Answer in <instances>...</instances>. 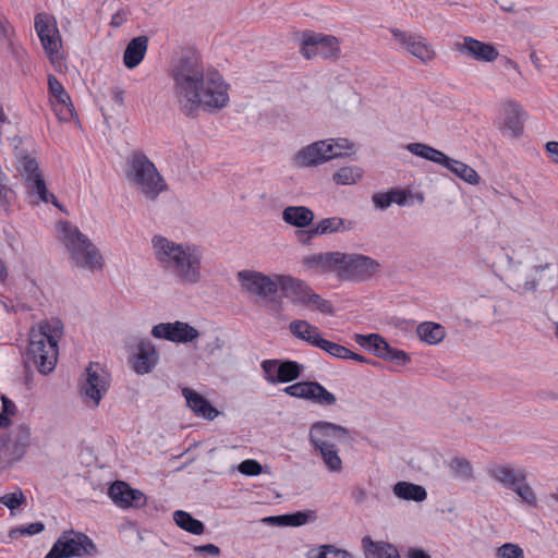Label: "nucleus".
<instances>
[{
  "instance_id": "21",
  "label": "nucleus",
  "mask_w": 558,
  "mask_h": 558,
  "mask_svg": "<svg viewBox=\"0 0 558 558\" xmlns=\"http://www.w3.org/2000/svg\"><path fill=\"white\" fill-rule=\"evenodd\" d=\"M456 50L478 62H493L499 56V52L494 45L477 40L470 36H465L462 41L457 43Z\"/></svg>"
},
{
  "instance_id": "7",
  "label": "nucleus",
  "mask_w": 558,
  "mask_h": 558,
  "mask_svg": "<svg viewBox=\"0 0 558 558\" xmlns=\"http://www.w3.org/2000/svg\"><path fill=\"white\" fill-rule=\"evenodd\" d=\"M487 474L504 488L514 492L524 504L537 506L536 494L526 482L524 469L507 463H494L487 469Z\"/></svg>"
},
{
  "instance_id": "4",
  "label": "nucleus",
  "mask_w": 558,
  "mask_h": 558,
  "mask_svg": "<svg viewBox=\"0 0 558 558\" xmlns=\"http://www.w3.org/2000/svg\"><path fill=\"white\" fill-rule=\"evenodd\" d=\"M57 233L73 266L90 272L102 270L105 260L100 250L76 226L61 221Z\"/></svg>"
},
{
  "instance_id": "39",
  "label": "nucleus",
  "mask_w": 558,
  "mask_h": 558,
  "mask_svg": "<svg viewBox=\"0 0 558 558\" xmlns=\"http://www.w3.org/2000/svg\"><path fill=\"white\" fill-rule=\"evenodd\" d=\"M31 427L26 424L17 426L13 437V450L12 454L16 458H21L26 452V449L31 445Z\"/></svg>"
},
{
  "instance_id": "41",
  "label": "nucleus",
  "mask_w": 558,
  "mask_h": 558,
  "mask_svg": "<svg viewBox=\"0 0 558 558\" xmlns=\"http://www.w3.org/2000/svg\"><path fill=\"white\" fill-rule=\"evenodd\" d=\"M363 177L362 168L357 166L342 167L332 175V180L339 185H351L356 183Z\"/></svg>"
},
{
  "instance_id": "20",
  "label": "nucleus",
  "mask_w": 558,
  "mask_h": 558,
  "mask_svg": "<svg viewBox=\"0 0 558 558\" xmlns=\"http://www.w3.org/2000/svg\"><path fill=\"white\" fill-rule=\"evenodd\" d=\"M159 362V353L155 344L148 338L140 339L136 343V352L132 360V367L138 375L150 373Z\"/></svg>"
},
{
  "instance_id": "29",
  "label": "nucleus",
  "mask_w": 558,
  "mask_h": 558,
  "mask_svg": "<svg viewBox=\"0 0 558 558\" xmlns=\"http://www.w3.org/2000/svg\"><path fill=\"white\" fill-rule=\"evenodd\" d=\"M148 47V38L138 36L133 38L126 46L123 53V63L128 69H134L144 59Z\"/></svg>"
},
{
  "instance_id": "46",
  "label": "nucleus",
  "mask_w": 558,
  "mask_h": 558,
  "mask_svg": "<svg viewBox=\"0 0 558 558\" xmlns=\"http://www.w3.org/2000/svg\"><path fill=\"white\" fill-rule=\"evenodd\" d=\"M2 410L0 412V428H5L11 424V417H13L17 408L15 403L7 396H1Z\"/></svg>"
},
{
  "instance_id": "62",
  "label": "nucleus",
  "mask_w": 558,
  "mask_h": 558,
  "mask_svg": "<svg viewBox=\"0 0 558 558\" xmlns=\"http://www.w3.org/2000/svg\"><path fill=\"white\" fill-rule=\"evenodd\" d=\"M8 278V269L5 263L0 258V283Z\"/></svg>"
},
{
  "instance_id": "27",
  "label": "nucleus",
  "mask_w": 558,
  "mask_h": 558,
  "mask_svg": "<svg viewBox=\"0 0 558 558\" xmlns=\"http://www.w3.org/2000/svg\"><path fill=\"white\" fill-rule=\"evenodd\" d=\"M314 218L313 210L306 206H288L282 210V220L299 229L312 226Z\"/></svg>"
},
{
  "instance_id": "18",
  "label": "nucleus",
  "mask_w": 558,
  "mask_h": 558,
  "mask_svg": "<svg viewBox=\"0 0 558 558\" xmlns=\"http://www.w3.org/2000/svg\"><path fill=\"white\" fill-rule=\"evenodd\" d=\"M525 112L520 104L514 100L505 101L499 108V129L508 136L518 137L523 132V119Z\"/></svg>"
},
{
  "instance_id": "55",
  "label": "nucleus",
  "mask_w": 558,
  "mask_h": 558,
  "mask_svg": "<svg viewBox=\"0 0 558 558\" xmlns=\"http://www.w3.org/2000/svg\"><path fill=\"white\" fill-rule=\"evenodd\" d=\"M315 231H316L315 226H313L312 228H310L307 230L302 229V230L298 231L296 236H298L299 242L302 243L303 245H311L313 239H315L316 236H320L319 233H314Z\"/></svg>"
},
{
  "instance_id": "51",
  "label": "nucleus",
  "mask_w": 558,
  "mask_h": 558,
  "mask_svg": "<svg viewBox=\"0 0 558 558\" xmlns=\"http://www.w3.org/2000/svg\"><path fill=\"white\" fill-rule=\"evenodd\" d=\"M385 360L390 361L391 363H395L396 365H405L410 362V356L408 353H405L402 350L391 348L388 345V350H386V353L384 355Z\"/></svg>"
},
{
  "instance_id": "15",
  "label": "nucleus",
  "mask_w": 558,
  "mask_h": 558,
  "mask_svg": "<svg viewBox=\"0 0 558 558\" xmlns=\"http://www.w3.org/2000/svg\"><path fill=\"white\" fill-rule=\"evenodd\" d=\"M34 27L45 52L53 60V57L59 53L61 48V37L56 20L49 14L38 13L35 16Z\"/></svg>"
},
{
  "instance_id": "3",
  "label": "nucleus",
  "mask_w": 558,
  "mask_h": 558,
  "mask_svg": "<svg viewBox=\"0 0 558 558\" xmlns=\"http://www.w3.org/2000/svg\"><path fill=\"white\" fill-rule=\"evenodd\" d=\"M62 336L63 324L58 318L43 320L31 329L27 356L40 374L47 375L54 369Z\"/></svg>"
},
{
  "instance_id": "12",
  "label": "nucleus",
  "mask_w": 558,
  "mask_h": 558,
  "mask_svg": "<svg viewBox=\"0 0 558 558\" xmlns=\"http://www.w3.org/2000/svg\"><path fill=\"white\" fill-rule=\"evenodd\" d=\"M301 53L307 60L316 56L324 59H337L340 53L339 39L332 35L306 32L303 34Z\"/></svg>"
},
{
  "instance_id": "24",
  "label": "nucleus",
  "mask_w": 558,
  "mask_h": 558,
  "mask_svg": "<svg viewBox=\"0 0 558 558\" xmlns=\"http://www.w3.org/2000/svg\"><path fill=\"white\" fill-rule=\"evenodd\" d=\"M49 94L51 96V104L60 120H69L73 117V105L71 98L60 81L53 76L48 77Z\"/></svg>"
},
{
  "instance_id": "25",
  "label": "nucleus",
  "mask_w": 558,
  "mask_h": 558,
  "mask_svg": "<svg viewBox=\"0 0 558 558\" xmlns=\"http://www.w3.org/2000/svg\"><path fill=\"white\" fill-rule=\"evenodd\" d=\"M284 298L294 305H303L312 288L303 280L289 275H279V286Z\"/></svg>"
},
{
  "instance_id": "8",
  "label": "nucleus",
  "mask_w": 558,
  "mask_h": 558,
  "mask_svg": "<svg viewBox=\"0 0 558 558\" xmlns=\"http://www.w3.org/2000/svg\"><path fill=\"white\" fill-rule=\"evenodd\" d=\"M17 166L16 169L23 178L26 189L29 194L37 195L44 203H51L61 209L57 197L47 190L46 182L39 171L38 162L35 158L28 155L16 153Z\"/></svg>"
},
{
  "instance_id": "37",
  "label": "nucleus",
  "mask_w": 558,
  "mask_h": 558,
  "mask_svg": "<svg viewBox=\"0 0 558 558\" xmlns=\"http://www.w3.org/2000/svg\"><path fill=\"white\" fill-rule=\"evenodd\" d=\"M355 340L360 345L368 348L375 355L381 359L389 345L388 342L378 333H371L366 336L356 335Z\"/></svg>"
},
{
  "instance_id": "42",
  "label": "nucleus",
  "mask_w": 558,
  "mask_h": 558,
  "mask_svg": "<svg viewBox=\"0 0 558 558\" xmlns=\"http://www.w3.org/2000/svg\"><path fill=\"white\" fill-rule=\"evenodd\" d=\"M302 306L307 307L312 311H318L323 314H332L333 306L330 301L323 299L319 294L315 293L313 290L310 291L307 298L305 299Z\"/></svg>"
},
{
  "instance_id": "56",
  "label": "nucleus",
  "mask_w": 558,
  "mask_h": 558,
  "mask_svg": "<svg viewBox=\"0 0 558 558\" xmlns=\"http://www.w3.org/2000/svg\"><path fill=\"white\" fill-rule=\"evenodd\" d=\"M194 553L197 555L219 556L220 549L218 546H216L214 544H206V545L195 546Z\"/></svg>"
},
{
  "instance_id": "5",
  "label": "nucleus",
  "mask_w": 558,
  "mask_h": 558,
  "mask_svg": "<svg viewBox=\"0 0 558 558\" xmlns=\"http://www.w3.org/2000/svg\"><path fill=\"white\" fill-rule=\"evenodd\" d=\"M125 177L132 186L150 201H156L169 189L155 163L141 150H134L128 156Z\"/></svg>"
},
{
  "instance_id": "1",
  "label": "nucleus",
  "mask_w": 558,
  "mask_h": 558,
  "mask_svg": "<svg viewBox=\"0 0 558 558\" xmlns=\"http://www.w3.org/2000/svg\"><path fill=\"white\" fill-rule=\"evenodd\" d=\"M169 75L174 102L187 118H196L201 110L216 113L230 102V85L218 70L205 66L194 51H185L175 59Z\"/></svg>"
},
{
  "instance_id": "14",
  "label": "nucleus",
  "mask_w": 558,
  "mask_h": 558,
  "mask_svg": "<svg viewBox=\"0 0 558 558\" xmlns=\"http://www.w3.org/2000/svg\"><path fill=\"white\" fill-rule=\"evenodd\" d=\"M264 378L268 384L289 383L298 379L303 372V365L295 361L269 359L260 363Z\"/></svg>"
},
{
  "instance_id": "32",
  "label": "nucleus",
  "mask_w": 558,
  "mask_h": 558,
  "mask_svg": "<svg viewBox=\"0 0 558 558\" xmlns=\"http://www.w3.org/2000/svg\"><path fill=\"white\" fill-rule=\"evenodd\" d=\"M392 492L395 496L403 500L421 502L427 498L426 489L423 486L410 482H398L393 485Z\"/></svg>"
},
{
  "instance_id": "36",
  "label": "nucleus",
  "mask_w": 558,
  "mask_h": 558,
  "mask_svg": "<svg viewBox=\"0 0 558 558\" xmlns=\"http://www.w3.org/2000/svg\"><path fill=\"white\" fill-rule=\"evenodd\" d=\"M173 520L175 524L182 530L194 535H202L205 531V525L202 521L193 518L189 512L177 510L173 512Z\"/></svg>"
},
{
  "instance_id": "6",
  "label": "nucleus",
  "mask_w": 558,
  "mask_h": 558,
  "mask_svg": "<svg viewBox=\"0 0 558 558\" xmlns=\"http://www.w3.org/2000/svg\"><path fill=\"white\" fill-rule=\"evenodd\" d=\"M348 434L344 426L326 421L315 422L310 428V441L329 472L342 471V460L335 441L344 439Z\"/></svg>"
},
{
  "instance_id": "17",
  "label": "nucleus",
  "mask_w": 558,
  "mask_h": 558,
  "mask_svg": "<svg viewBox=\"0 0 558 558\" xmlns=\"http://www.w3.org/2000/svg\"><path fill=\"white\" fill-rule=\"evenodd\" d=\"M150 333L154 338L178 343L192 342L199 337L196 328L181 320L157 324L153 327Z\"/></svg>"
},
{
  "instance_id": "50",
  "label": "nucleus",
  "mask_w": 558,
  "mask_h": 558,
  "mask_svg": "<svg viewBox=\"0 0 558 558\" xmlns=\"http://www.w3.org/2000/svg\"><path fill=\"white\" fill-rule=\"evenodd\" d=\"M44 529H45V525L41 522L29 523L27 525H22L17 529L12 530L10 532V537L17 538L19 536H22V535H28V536L36 535V534L43 532Z\"/></svg>"
},
{
  "instance_id": "44",
  "label": "nucleus",
  "mask_w": 558,
  "mask_h": 558,
  "mask_svg": "<svg viewBox=\"0 0 558 558\" xmlns=\"http://www.w3.org/2000/svg\"><path fill=\"white\" fill-rule=\"evenodd\" d=\"M314 381H299L283 388V392L290 397L310 400Z\"/></svg>"
},
{
  "instance_id": "49",
  "label": "nucleus",
  "mask_w": 558,
  "mask_h": 558,
  "mask_svg": "<svg viewBox=\"0 0 558 558\" xmlns=\"http://www.w3.org/2000/svg\"><path fill=\"white\" fill-rule=\"evenodd\" d=\"M497 558H525L523 549L514 543H506L497 548Z\"/></svg>"
},
{
  "instance_id": "23",
  "label": "nucleus",
  "mask_w": 558,
  "mask_h": 558,
  "mask_svg": "<svg viewBox=\"0 0 558 558\" xmlns=\"http://www.w3.org/2000/svg\"><path fill=\"white\" fill-rule=\"evenodd\" d=\"M109 497L119 507L141 508L146 505V496L138 489H133L125 482L118 481L109 488Z\"/></svg>"
},
{
  "instance_id": "61",
  "label": "nucleus",
  "mask_w": 558,
  "mask_h": 558,
  "mask_svg": "<svg viewBox=\"0 0 558 558\" xmlns=\"http://www.w3.org/2000/svg\"><path fill=\"white\" fill-rule=\"evenodd\" d=\"M391 192L393 194V197L396 198V199H393V203H397L398 205H403L407 199V195L401 191H391Z\"/></svg>"
},
{
  "instance_id": "45",
  "label": "nucleus",
  "mask_w": 558,
  "mask_h": 558,
  "mask_svg": "<svg viewBox=\"0 0 558 558\" xmlns=\"http://www.w3.org/2000/svg\"><path fill=\"white\" fill-rule=\"evenodd\" d=\"M326 144L331 147V151L328 153L330 156V159L339 158L344 155H347L348 150H351L353 148V143H351L347 138H328L325 140Z\"/></svg>"
},
{
  "instance_id": "13",
  "label": "nucleus",
  "mask_w": 558,
  "mask_h": 558,
  "mask_svg": "<svg viewBox=\"0 0 558 558\" xmlns=\"http://www.w3.org/2000/svg\"><path fill=\"white\" fill-rule=\"evenodd\" d=\"M238 279L244 291L260 299H269L278 291L279 275L270 277L256 270H241Z\"/></svg>"
},
{
  "instance_id": "35",
  "label": "nucleus",
  "mask_w": 558,
  "mask_h": 558,
  "mask_svg": "<svg viewBox=\"0 0 558 558\" xmlns=\"http://www.w3.org/2000/svg\"><path fill=\"white\" fill-rule=\"evenodd\" d=\"M407 149L423 159L433 161L438 165H442L447 160V155L442 151L423 143H410L407 145Z\"/></svg>"
},
{
  "instance_id": "10",
  "label": "nucleus",
  "mask_w": 558,
  "mask_h": 558,
  "mask_svg": "<svg viewBox=\"0 0 558 558\" xmlns=\"http://www.w3.org/2000/svg\"><path fill=\"white\" fill-rule=\"evenodd\" d=\"M381 265L373 257L359 253H342L339 278L352 282H365L379 272Z\"/></svg>"
},
{
  "instance_id": "43",
  "label": "nucleus",
  "mask_w": 558,
  "mask_h": 558,
  "mask_svg": "<svg viewBox=\"0 0 558 558\" xmlns=\"http://www.w3.org/2000/svg\"><path fill=\"white\" fill-rule=\"evenodd\" d=\"M310 400L319 405H333L337 402L336 396L317 381H314Z\"/></svg>"
},
{
  "instance_id": "16",
  "label": "nucleus",
  "mask_w": 558,
  "mask_h": 558,
  "mask_svg": "<svg viewBox=\"0 0 558 558\" xmlns=\"http://www.w3.org/2000/svg\"><path fill=\"white\" fill-rule=\"evenodd\" d=\"M389 32L401 48L405 49L413 57L420 59L423 63H427L435 58L433 47L423 36L401 31L396 27L389 28Z\"/></svg>"
},
{
  "instance_id": "11",
  "label": "nucleus",
  "mask_w": 558,
  "mask_h": 558,
  "mask_svg": "<svg viewBox=\"0 0 558 558\" xmlns=\"http://www.w3.org/2000/svg\"><path fill=\"white\" fill-rule=\"evenodd\" d=\"M110 387V376L98 363H89L80 392L84 403L97 408Z\"/></svg>"
},
{
  "instance_id": "33",
  "label": "nucleus",
  "mask_w": 558,
  "mask_h": 558,
  "mask_svg": "<svg viewBox=\"0 0 558 558\" xmlns=\"http://www.w3.org/2000/svg\"><path fill=\"white\" fill-rule=\"evenodd\" d=\"M441 166L450 170L458 178L469 184L475 185L480 182V175L472 167L462 161L452 159L447 156V160L444 161Z\"/></svg>"
},
{
  "instance_id": "22",
  "label": "nucleus",
  "mask_w": 558,
  "mask_h": 558,
  "mask_svg": "<svg viewBox=\"0 0 558 558\" xmlns=\"http://www.w3.org/2000/svg\"><path fill=\"white\" fill-rule=\"evenodd\" d=\"M341 252L315 253L303 257L302 265L317 275L340 272Z\"/></svg>"
},
{
  "instance_id": "34",
  "label": "nucleus",
  "mask_w": 558,
  "mask_h": 558,
  "mask_svg": "<svg viewBox=\"0 0 558 558\" xmlns=\"http://www.w3.org/2000/svg\"><path fill=\"white\" fill-rule=\"evenodd\" d=\"M418 338L428 344H438L446 337L445 328L437 323L424 322L416 329Z\"/></svg>"
},
{
  "instance_id": "60",
  "label": "nucleus",
  "mask_w": 558,
  "mask_h": 558,
  "mask_svg": "<svg viewBox=\"0 0 558 558\" xmlns=\"http://www.w3.org/2000/svg\"><path fill=\"white\" fill-rule=\"evenodd\" d=\"M407 558H430V556L421 548H409Z\"/></svg>"
},
{
  "instance_id": "2",
  "label": "nucleus",
  "mask_w": 558,
  "mask_h": 558,
  "mask_svg": "<svg viewBox=\"0 0 558 558\" xmlns=\"http://www.w3.org/2000/svg\"><path fill=\"white\" fill-rule=\"evenodd\" d=\"M154 257L159 267L179 283L194 286L203 279L202 246L190 242H175L163 235L151 239Z\"/></svg>"
},
{
  "instance_id": "57",
  "label": "nucleus",
  "mask_w": 558,
  "mask_h": 558,
  "mask_svg": "<svg viewBox=\"0 0 558 558\" xmlns=\"http://www.w3.org/2000/svg\"><path fill=\"white\" fill-rule=\"evenodd\" d=\"M545 147L550 160L558 163V142H548Z\"/></svg>"
},
{
  "instance_id": "38",
  "label": "nucleus",
  "mask_w": 558,
  "mask_h": 558,
  "mask_svg": "<svg viewBox=\"0 0 558 558\" xmlns=\"http://www.w3.org/2000/svg\"><path fill=\"white\" fill-rule=\"evenodd\" d=\"M315 519L313 511H298L291 514L268 517L265 521L278 522L282 525L301 526Z\"/></svg>"
},
{
  "instance_id": "9",
  "label": "nucleus",
  "mask_w": 558,
  "mask_h": 558,
  "mask_svg": "<svg viewBox=\"0 0 558 558\" xmlns=\"http://www.w3.org/2000/svg\"><path fill=\"white\" fill-rule=\"evenodd\" d=\"M96 553V545L86 534L69 530L59 536L45 558L84 557Z\"/></svg>"
},
{
  "instance_id": "19",
  "label": "nucleus",
  "mask_w": 558,
  "mask_h": 558,
  "mask_svg": "<svg viewBox=\"0 0 558 558\" xmlns=\"http://www.w3.org/2000/svg\"><path fill=\"white\" fill-rule=\"evenodd\" d=\"M330 151L331 147L325 140L317 141L301 148L293 156V163L299 168L316 167L331 160L328 154Z\"/></svg>"
},
{
  "instance_id": "47",
  "label": "nucleus",
  "mask_w": 558,
  "mask_h": 558,
  "mask_svg": "<svg viewBox=\"0 0 558 558\" xmlns=\"http://www.w3.org/2000/svg\"><path fill=\"white\" fill-rule=\"evenodd\" d=\"M317 348L324 350L325 352L329 353L330 355L339 359L347 360V355L351 354V351L338 343L331 342L329 340H326L324 338L319 339Z\"/></svg>"
},
{
  "instance_id": "53",
  "label": "nucleus",
  "mask_w": 558,
  "mask_h": 558,
  "mask_svg": "<svg viewBox=\"0 0 558 558\" xmlns=\"http://www.w3.org/2000/svg\"><path fill=\"white\" fill-rule=\"evenodd\" d=\"M372 199L376 207L380 209H386L393 203V199L396 198L393 197V194L390 191L387 193H376L373 195Z\"/></svg>"
},
{
  "instance_id": "59",
  "label": "nucleus",
  "mask_w": 558,
  "mask_h": 558,
  "mask_svg": "<svg viewBox=\"0 0 558 558\" xmlns=\"http://www.w3.org/2000/svg\"><path fill=\"white\" fill-rule=\"evenodd\" d=\"M307 558H327V550L324 549V545L314 547L308 550Z\"/></svg>"
},
{
  "instance_id": "28",
  "label": "nucleus",
  "mask_w": 558,
  "mask_h": 558,
  "mask_svg": "<svg viewBox=\"0 0 558 558\" xmlns=\"http://www.w3.org/2000/svg\"><path fill=\"white\" fill-rule=\"evenodd\" d=\"M365 558H400L396 546L386 542H375L371 536L362 538Z\"/></svg>"
},
{
  "instance_id": "64",
  "label": "nucleus",
  "mask_w": 558,
  "mask_h": 558,
  "mask_svg": "<svg viewBox=\"0 0 558 558\" xmlns=\"http://www.w3.org/2000/svg\"><path fill=\"white\" fill-rule=\"evenodd\" d=\"M347 359H351V360H354V361L360 362V363H367L368 362L363 355H360V354L354 353L352 351H351V354L347 355Z\"/></svg>"
},
{
  "instance_id": "63",
  "label": "nucleus",
  "mask_w": 558,
  "mask_h": 558,
  "mask_svg": "<svg viewBox=\"0 0 558 558\" xmlns=\"http://www.w3.org/2000/svg\"><path fill=\"white\" fill-rule=\"evenodd\" d=\"M123 21H124L123 14L121 12H118L117 14L113 15L111 25L120 26Z\"/></svg>"
},
{
  "instance_id": "54",
  "label": "nucleus",
  "mask_w": 558,
  "mask_h": 558,
  "mask_svg": "<svg viewBox=\"0 0 558 558\" xmlns=\"http://www.w3.org/2000/svg\"><path fill=\"white\" fill-rule=\"evenodd\" d=\"M324 549L327 550V558H355L348 550L338 548L330 544H325Z\"/></svg>"
},
{
  "instance_id": "58",
  "label": "nucleus",
  "mask_w": 558,
  "mask_h": 558,
  "mask_svg": "<svg viewBox=\"0 0 558 558\" xmlns=\"http://www.w3.org/2000/svg\"><path fill=\"white\" fill-rule=\"evenodd\" d=\"M111 99L119 106H124V90L119 87L110 89Z\"/></svg>"
},
{
  "instance_id": "31",
  "label": "nucleus",
  "mask_w": 558,
  "mask_h": 558,
  "mask_svg": "<svg viewBox=\"0 0 558 558\" xmlns=\"http://www.w3.org/2000/svg\"><path fill=\"white\" fill-rule=\"evenodd\" d=\"M289 330L295 338L313 347H316L319 339H322L318 328L303 319L292 320L289 325Z\"/></svg>"
},
{
  "instance_id": "26",
  "label": "nucleus",
  "mask_w": 558,
  "mask_h": 558,
  "mask_svg": "<svg viewBox=\"0 0 558 558\" xmlns=\"http://www.w3.org/2000/svg\"><path fill=\"white\" fill-rule=\"evenodd\" d=\"M184 396L189 408L197 415L207 420H214L218 414V410L214 408L202 395L193 389L183 388Z\"/></svg>"
},
{
  "instance_id": "40",
  "label": "nucleus",
  "mask_w": 558,
  "mask_h": 558,
  "mask_svg": "<svg viewBox=\"0 0 558 558\" xmlns=\"http://www.w3.org/2000/svg\"><path fill=\"white\" fill-rule=\"evenodd\" d=\"M448 466L454 478L462 482H469L473 478V466L465 458L456 457L451 459Z\"/></svg>"
},
{
  "instance_id": "30",
  "label": "nucleus",
  "mask_w": 558,
  "mask_h": 558,
  "mask_svg": "<svg viewBox=\"0 0 558 558\" xmlns=\"http://www.w3.org/2000/svg\"><path fill=\"white\" fill-rule=\"evenodd\" d=\"M319 235H327L332 233H342L354 229L355 222L338 216L328 217L319 220L314 225Z\"/></svg>"
},
{
  "instance_id": "52",
  "label": "nucleus",
  "mask_w": 558,
  "mask_h": 558,
  "mask_svg": "<svg viewBox=\"0 0 558 558\" xmlns=\"http://www.w3.org/2000/svg\"><path fill=\"white\" fill-rule=\"evenodd\" d=\"M238 470L244 475L254 476L259 475L263 468L256 460L247 459L239 464Z\"/></svg>"
},
{
  "instance_id": "48",
  "label": "nucleus",
  "mask_w": 558,
  "mask_h": 558,
  "mask_svg": "<svg viewBox=\"0 0 558 558\" xmlns=\"http://www.w3.org/2000/svg\"><path fill=\"white\" fill-rule=\"evenodd\" d=\"M0 502L11 511L26 505V497L21 489L14 493L5 494L0 497Z\"/></svg>"
}]
</instances>
